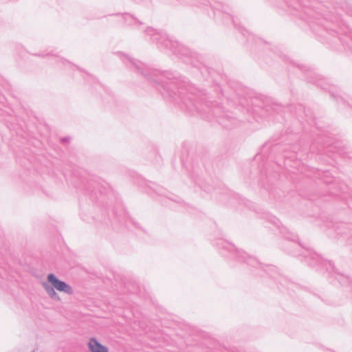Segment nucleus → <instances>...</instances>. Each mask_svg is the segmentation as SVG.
<instances>
[{
  "instance_id": "ddd939ff",
  "label": "nucleus",
  "mask_w": 352,
  "mask_h": 352,
  "mask_svg": "<svg viewBox=\"0 0 352 352\" xmlns=\"http://www.w3.org/2000/svg\"><path fill=\"white\" fill-rule=\"evenodd\" d=\"M329 91L331 92V96L334 98L336 101L340 103V102H342L343 104L345 103V100L343 99V98L339 95H336L334 93L332 92L331 90H329Z\"/></svg>"
},
{
  "instance_id": "39448f33",
  "label": "nucleus",
  "mask_w": 352,
  "mask_h": 352,
  "mask_svg": "<svg viewBox=\"0 0 352 352\" xmlns=\"http://www.w3.org/2000/svg\"><path fill=\"white\" fill-rule=\"evenodd\" d=\"M200 4H202L205 6H210L211 10L213 12L214 17L216 20L220 19L222 20L223 23H227L228 21H231L234 26L236 28H239L241 33L246 36V34H249L248 32L244 28H241L239 27V24L238 23L237 19H235L232 14H231L230 11V8L227 6L223 5L220 3H214V5H212L210 0H196Z\"/></svg>"
},
{
  "instance_id": "9b49d317",
  "label": "nucleus",
  "mask_w": 352,
  "mask_h": 352,
  "mask_svg": "<svg viewBox=\"0 0 352 352\" xmlns=\"http://www.w3.org/2000/svg\"><path fill=\"white\" fill-rule=\"evenodd\" d=\"M295 113L300 118H303V116H305L306 118H307V121H309V120L311 118V113L310 111L306 110L305 108L302 105L298 106Z\"/></svg>"
},
{
  "instance_id": "1a4fd4ad",
  "label": "nucleus",
  "mask_w": 352,
  "mask_h": 352,
  "mask_svg": "<svg viewBox=\"0 0 352 352\" xmlns=\"http://www.w3.org/2000/svg\"><path fill=\"white\" fill-rule=\"evenodd\" d=\"M122 18L126 25L135 28L139 30H141L140 26L144 25L143 22L129 13L122 14Z\"/></svg>"
},
{
  "instance_id": "f257e3e1",
  "label": "nucleus",
  "mask_w": 352,
  "mask_h": 352,
  "mask_svg": "<svg viewBox=\"0 0 352 352\" xmlns=\"http://www.w3.org/2000/svg\"><path fill=\"white\" fill-rule=\"evenodd\" d=\"M120 58L126 66L141 74L143 78L156 87L164 98L172 99L179 104L182 109L192 114H199L206 119L217 118L219 123L226 129H232L237 120L225 112L219 104H214L211 97L204 90L198 89L184 77L166 71L151 69L138 60L120 53Z\"/></svg>"
},
{
  "instance_id": "20e7f679",
  "label": "nucleus",
  "mask_w": 352,
  "mask_h": 352,
  "mask_svg": "<svg viewBox=\"0 0 352 352\" xmlns=\"http://www.w3.org/2000/svg\"><path fill=\"white\" fill-rule=\"evenodd\" d=\"M239 103L245 107L248 111L263 117L274 112L279 113L283 109L280 104L274 102L272 99L261 97L241 98Z\"/></svg>"
},
{
  "instance_id": "f3484780",
  "label": "nucleus",
  "mask_w": 352,
  "mask_h": 352,
  "mask_svg": "<svg viewBox=\"0 0 352 352\" xmlns=\"http://www.w3.org/2000/svg\"><path fill=\"white\" fill-rule=\"evenodd\" d=\"M70 138L69 137H64V138H62L60 141L62 143H67L69 141Z\"/></svg>"
},
{
  "instance_id": "a211bd4d",
  "label": "nucleus",
  "mask_w": 352,
  "mask_h": 352,
  "mask_svg": "<svg viewBox=\"0 0 352 352\" xmlns=\"http://www.w3.org/2000/svg\"><path fill=\"white\" fill-rule=\"evenodd\" d=\"M297 67H299L302 70H305L306 72H309L308 69H307V67L301 65H297Z\"/></svg>"
},
{
  "instance_id": "6ab92c4d",
  "label": "nucleus",
  "mask_w": 352,
  "mask_h": 352,
  "mask_svg": "<svg viewBox=\"0 0 352 352\" xmlns=\"http://www.w3.org/2000/svg\"><path fill=\"white\" fill-rule=\"evenodd\" d=\"M272 223H273L274 225L278 226V219H276V218H274V220L272 221Z\"/></svg>"
},
{
  "instance_id": "4468645a",
  "label": "nucleus",
  "mask_w": 352,
  "mask_h": 352,
  "mask_svg": "<svg viewBox=\"0 0 352 352\" xmlns=\"http://www.w3.org/2000/svg\"><path fill=\"white\" fill-rule=\"evenodd\" d=\"M56 60L57 63H60L63 65H65L66 63H68V64L70 63L68 60L64 59L63 58H60V57H56Z\"/></svg>"
},
{
  "instance_id": "aec40b11",
  "label": "nucleus",
  "mask_w": 352,
  "mask_h": 352,
  "mask_svg": "<svg viewBox=\"0 0 352 352\" xmlns=\"http://www.w3.org/2000/svg\"><path fill=\"white\" fill-rule=\"evenodd\" d=\"M48 55H50V54H37L36 56L45 57V56H48Z\"/></svg>"
},
{
  "instance_id": "9d476101",
  "label": "nucleus",
  "mask_w": 352,
  "mask_h": 352,
  "mask_svg": "<svg viewBox=\"0 0 352 352\" xmlns=\"http://www.w3.org/2000/svg\"><path fill=\"white\" fill-rule=\"evenodd\" d=\"M88 346L91 352H108L107 347L102 346L94 338L89 340Z\"/></svg>"
},
{
  "instance_id": "7ed1b4c3",
  "label": "nucleus",
  "mask_w": 352,
  "mask_h": 352,
  "mask_svg": "<svg viewBox=\"0 0 352 352\" xmlns=\"http://www.w3.org/2000/svg\"><path fill=\"white\" fill-rule=\"evenodd\" d=\"M284 238L287 240L283 245L285 251L293 256L301 255L305 257L304 262L315 264H331V261L313 250L305 248L297 241L298 236L288 231L286 228L281 230Z\"/></svg>"
},
{
  "instance_id": "5701e85b",
  "label": "nucleus",
  "mask_w": 352,
  "mask_h": 352,
  "mask_svg": "<svg viewBox=\"0 0 352 352\" xmlns=\"http://www.w3.org/2000/svg\"><path fill=\"white\" fill-rule=\"evenodd\" d=\"M311 149L313 150L314 149V145H311Z\"/></svg>"
},
{
  "instance_id": "0eeeda50",
  "label": "nucleus",
  "mask_w": 352,
  "mask_h": 352,
  "mask_svg": "<svg viewBox=\"0 0 352 352\" xmlns=\"http://www.w3.org/2000/svg\"><path fill=\"white\" fill-rule=\"evenodd\" d=\"M47 282L48 284H45L44 287L52 298L59 300V296L54 291V289L60 292H64L68 294L73 293L72 287L65 282L60 280L54 274H50L47 276Z\"/></svg>"
},
{
  "instance_id": "dca6fc26",
  "label": "nucleus",
  "mask_w": 352,
  "mask_h": 352,
  "mask_svg": "<svg viewBox=\"0 0 352 352\" xmlns=\"http://www.w3.org/2000/svg\"><path fill=\"white\" fill-rule=\"evenodd\" d=\"M274 53L276 54L277 56H278L280 58H283V60H287L288 59V58L287 57L286 55H284L281 52H280L278 50H277V52H275Z\"/></svg>"
},
{
  "instance_id": "f03ea898",
  "label": "nucleus",
  "mask_w": 352,
  "mask_h": 352,
  "mask_svg": "<svg viewBox=\"0 0 352 352\" xmlns=\"http://www.w3.org/2000/svg\"><path fill=\"white\" fill-rule=\"evenodd\" d=\"M146 35L150 36L151 40L155 43L161 50H168L173 54L182 58L187 64L199 68V59L201 57L195 52L173 40L162 30H155L148 27L144 30Z\"/></svg>"
},
{
  "instance_id": "412c9836",
  "label": "nucleus",
  "mask_w": 352,
  "mask_h": 352,
  "mask_svg": "<svg viewBox=\"0 0 352 352\" xmlns=\"http://www.w3.org/2000/svg\"><path fill=\"white\" fill-rule=\"evenodd\" d=\"M296 146H292V149H293L292 151H293L294 153H296Z\"/></svg>"
},
{
  "instance_id": "f8f14e48",
  "label": "nucleus",
  "mask_w": 352,
  "mask_h": 352,
  "mask_svg": "<svg viewBox=\"0 0 352 352\" xmlns=\"http://www.w3.org/2000/svg\"><path fill=\"white\" fill-rule=\"evenodd\" d=\"M308 81L310 82H312V83H317L318 86L321 87V88L322 89H327L326 87H323L322 86V82L318 80H315L314 78H312V76H308Z\"/></svg>"
},
{
  "instance_id": "423d86ee",
  "label": "nucleus",
  "mask_w": 352,
  "mask_h": 352,
  "mask_svg": "<svg viewBox=\"0 0 352 352\" xmlns=\"http://www.w3.org/2000/svg\"><path fill=\"white\" fill-rule=\"evenodd\" d=\"M216 245L219 249L225 250L232 253V254L236 256L239 262L246 263L247 264L255 263L262 264L256 256L249 254L244 250L236 248L234 244L227 241L219 239L217 241Z\"/></svg>"
},
{
  "instance_id": "4be33fe9",
  "label": "nucleus",
  "mask_w": 352,
  "mask_h": 352,
  "mask_svg": "<svg viewBox=\"0 0 352 352\" xmlns=\"http://www.w3.org/2000/svg\"><path fill=\"white\" fill-rule=\"evenodd\" d=\"M286 157H294V156H288V155H285Z\"/></svg>"
},
{
  "instance_id": "2eb2a0df",
  "label": "nucleus",
  "mask_w": 352,
  "mask_h": 352,
  "mask_svg": "<svg viewBox=\"0 0 352 352\" xmlns=\"http://www.w3.org/2000/svg\"><path fill=\"white\" fill-rule=\"evenodd\" d=\"M215 91L219 98L220 97V95L223 96L222 89L219 85H217L215 87Z\"/></svg>"
},
{
  "instance_id": "6e6552de",
  "label": "nucleus",
  "mask_w": 352,
  "mask_h": 352,
  "mask_svg": "<svg viewBox=\"0 0 352 352\" xmlns=\"http://www.w3.org/2000/svg\"><path fill=\"white\" fill-rule=\"evenodd\" d=\"M106 184H101L97 180H91L88 182L86 187V193L89 194L90 199L93 201H97L102 198L103 194L107 191Z\"/></svg>"
}]
</instances>
